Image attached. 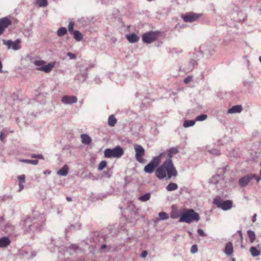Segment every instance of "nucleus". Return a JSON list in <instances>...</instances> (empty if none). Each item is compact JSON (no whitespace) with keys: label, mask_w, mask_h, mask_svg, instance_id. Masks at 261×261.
Listing matches in <instances>:
<instances>
[{"label":"nucleus","mask_w":261,"mask_h":261,"mask_svg":"<svg viewBox=\"0 0 261 261\" xmlns=\"http://www.w3.org/2000/svg\"><path fill=\"white\" fill-rule=\"evenodd\" d=\"M197 231H198V234L200 236L204 237V236H205V234L204 231L202 229H201L200 228H199V229H198Z\"/></svg>","instance_id":"47"},{"label":"nucleus","mask_w":261,"mask_h":261,"mask_svg":"<svg viewBox=\"0 0 261 261\" xmlns=\"http://www.w3.org/2000/svg\"><path fill=\"white\" fill-rule=\"evenodd\" d=\"M219 170L220 172H225V171L226 170V168L220 169Z\"/></svg>","instance_id":"55"},{"label":"nucleus","mask_w":261,"mask_h":261,"mask_svg":"<svg viewBox=\"0 0 261 261\" xmlns=\"http://www.w3.org/2000/svg\"><path fill=\"white\" fill-rule=\"evenodd\" d=\"M3 72V64L0 60V72L2 73Z\"/></svg>","instance_id":"53"},{"label":"nucleus","mask_w":261,"mask_h":261,"mask_svg":"<svg viewBox=\"0 0 261 261\" xmlns=\"http://www.w3.org/2000/svg\"><path fill=\"white\" fill-rule=\"evenodd\" d=\"M257 215L256 214H254L252 217V221L253 222H255V221H256V217Z\"/></svg>","instance_id":"50"},{"label":"nucleus","mask_w":261,"mask_h":261,"mask_svg":"<svg viewBox=\"0 0 261 261\" xmlns=\"http://www.w3.org/2000/svg\"><path fill=\"white\" fill-rule=\"evenodd\" d=\"M81 251V248L76 244H71L66 248V252L69 253L70 255H73Z\"/></svg>","instance_id":"15"},{"label":"nucleus","mask_w":261,"mask_h":261,"mask_svg":"<svg viewBox=\"0 0 261 261\" xmlns=\"http://www.w3.org/2000/svg\"><path fill=\"white\" fill-rule=\"evenodd\" d=\"M3 44L7 45L8 48H12L13 50H17L21 48L20 45V41L19 39H17L15 41H13L11 40H3Z\"/></svg>","instance_id":"12"},{"label":"nucleus","mask_w":261,"mask_h":261,"mask_svg":"<svg viewBox=\"0 0 261 261\" xmlns=\"http://www.w3.org/2000/svg\"><path fill=\"white\" fill-rule=\"evenodd\" d=\"M247 234L250 239V243H252L255 241L256 238L254 232L252 230H249L247 231Z\"/></svg>","instance_id":"32"},{"label":"nucleus","mask_w":261,"mask_h":261,"mask_svg":"<svg viewBox=\"0 0 261 261\" xmlns=\"http://www.w3.org/2000/svg\"><path fill=\"white\" fill-rule=\"evenodd\" d=\"M18 180L19 189L18 191L21 192L24 189V183L25 181V176L24 174H22L17 176Z\"/></svg>","instance_id":"19"},{"label":"nucleus","mask_w":261,"mask_h":261,"mask_svg":"<svg viewBox=\"0 0 261 261\" xmlns=\"http://www.w3.org/2000/svg\"><path fill=\"white\" fill-rule=\"evenodd\" d=\"M242 111V107L241 105H236L232 107L228 110L227 113L229 114H234L240 113Z\"/></svg>","instance_id":"23"},{"label":"nucleus","mask_w":261,"mask_h":261,"mask_svg":"<svg viewBox=\"0 0 261 261\" xmlns=\"http://www.w3.org/2000/svg\"><path fill=\"white\" fill-rule=\"evenodd\" d=\"M83 77V81H85L87 76V73H83L82 74Z\"/></svg>","instance_id":"52"},{"label":"nucleus","mask_w":261,"mask_h":261,"mask_svg":"<svg viewBox=\"0 0 261 261\" xmlns=\"http://www.w3.org/2000/svg\"><path fill=\"white\" fill-rule=\"evenodd\" d=\"M2 121H3L2 117V116L0 115V123H1V122H2Z\"/></svg>","instance_id":"62"},{"label":"nucleus","mask_w":261,"mask_h":261,"mask_svg":"<svg viewBox=\"0 0 261 261\" xmlns=\"http://www.w3.org/2000/svg\"><path fill=\"white\" fill-rule=\"evenodd\" d=\"M106 248V245H102L101 246V249H105Z\"/></svg>","instance_id":"57"},{"label":"nucleus","mask_w":261,"mask_h":261,"mask_svg":"<svg viewBox=\"0 0 261 261\" xmlns=\"http://www.w3.org/2000/svg\"><path fill=\"white\" fill-rule=\"evenodd\" d=\"M147 255V252L146 250L143 251L141 254V256L142 257H145Z\"/></svg>","instance_id":"48"},{"label":"nucleus","mask_w":261,"mask_h":261,"mask_svg":"<svg viewBox=\"0 0 261 261\" xmlns=\"http://www.w3.org/2000/svg\"><path fill=\"white\" fill-rule=\"evenodd\" d=\"M223 178L224 177L223 175L217 174L211 178L210 182L213 184H217L220 180L223 179Z\"/></svg>","instance_id":"25"},{"label":"nucleus","mask_w":261,"mask_h":261,"mask_svg":"<svg viewBox=\"0 0 261 261\" xmlns=\"http://www.w3.org/2000/svg\"><path fill=\"white\" fill-rule=\"evenodd\" d=\"M224 252L227 255H231L232 254L233 247L231 242H228L226 244Z\"/></svg>","instance_id":"21"},{"label":"nucleus","mask_w":261,"mask_h":261,"mask_svg":"<svg viewBox=\"0 0 261 261\" xmlns=\"http://www.w3.org/2000/svg\"><path fill=\"white\" fill-rule=\"evenodd\" d=\"M45 63L46 62L43 60H36L34 62V65L38 67L36 68V70L49 73L55 66L56 62L49 63L47 65H45Z\"/></svg>","instance_id":"5"},{"label":"nucleus","mask_w":261,"mask_h":261,"mask_svg":"<svg viewBox=\"0 0 261 261\" xmlns=\"http://www.w3.org/2000/svg\"><path fill=\"white\" fill-rule=\"evenodd\" d=\"M36 4L40 7H45L48 5L47 0H37Z\"/></svg>","instance_id":"35"},{"label":"nucleus","mask_w":261,"mask_h":261,"mask_svg":"<svg viewBox=\"0 0 261 261\" xmlns=\"http://www.w3.org/2000/svg\"><path fill=\"white\" fill-rule=\"evenodd\" d=\"M117 122V119L115 118L113 115H111L108 118V124L110 126H114Z\"/></svg>","instance_id":"30"},{"label":"nucleus","mask_w":261,"mask_h":261,"mask_svg":"<svg viewBox=\"0 0 261 261\" xmlns=\"http://www.w3.org/2000/svg\"><path fill=\"white\" fill-rule=\"evenodd\" d=\"M159 216L160 217L161 220H167L169 218L168 214L164 212H162L159 214Z\"/></svg>","instance_id":"36"},{"label":"nucleus","mask_w":261,"mask_h":261,"mask_svg":"<svg viewBox=\"0 0 261 261\" xmlns=\"http://www.w3.org/2000/svg\"><path fill=\"white\" fill-rule=\"evenodd\" d=\"M4 138V133L3 132H1V135H0V139L2 141H3Z\"/></svg>","instance_id":"51"},{"label":"nucleus","mask_w":261,"mask_h":261,"mask_svg":"<svg viewBox=\"0 0 261 261\" xmlns=\"http://www.w3.org/2000/svg\"><path fill=\"white\" fill-rule=\"evenodd\" d=\"M101 3L104 4H108L110 3V0H99Z\"/></svg>","instance_id":"49"},{"label":"nucleus","mask_w":261,"mask_h":261,"mask_svg":"<svg viewBox=\"0 0 261 261\" xmlns=\"http://www.w3.org/2000/svg\"><path fill=\"white\" fill-rule=\"evenodd\" d=\"M192 81V77L190 76H188L186 77L184 80V83L186 84H189Z\"/></svg>","instance_id":"45"},{"label":"nucleus","mask_w":261,"mask_h":261,"mask_svg":"<svg viewBox=\"0 0 261 261\" xmlns=\"http://www.w3.org/2000/svg\"><path fill=\"white\" fill-rule=\"evenodd\" d=\"M44 174H50V171H46L44 172Z\"/></svg>","instance_id":"59"},{"label":"nucleus","mask_w":261,"mask_h":261,"mask_svg":"<svg viewBox=\"0 0 261 261\" xmlns=\"http://www.w3.org/2000/svg\"><path fill=\"white\" fill-rule=\"evenodd\" d=\"M196 122L195 120H185L184 122L183 126L185 127H189L190 126H193L195 125Z\"/></svg>","instance_id":"31"},{"label":"nucleus","mask_w":261,"mask_h":261,"mask_svg":"<svg viewBox=\"0 0 261 261\" xmlns=\"http://www.w3.org/2000/svg\"><path fill=\"white\" fill-rule=\"evenodd\" d=\"M74 22H70L68 24V30L70 33H72L74 31L73 30Z\"/></svg>","instance_id":"41"},{"label":"nucleus","mask_w":261,"mask_h":261,"mask_svg":"<svg viewBox=\"0 0 261 261\" xmlns=\"http://www.w3.org/2000/svg\"><path fill=\"white\" fill-rule=\"evenodd\" d=\"M207 116L206 114H201L197 116L195 118L196 121H202L205 120L207 118Z\"/></svg>","instance_id":"37"},{"label":"nucleus","mask_w":261,"mask_h":261,"mask_svg":"<svg viewBox=\"0 0 261 261\" xmlns=\"http://www.w3.org/2000/svg\"><path fill=\"white\" fill-rule=\"evenodd\" d=\"M171 218H176V216H174V215H171Z\"/></svg>","instance_id":"61"},{"label":"nucleus","mask_w":261,"mask_h":261,"mask_svg":"<svg viewBox=\"0 0 261 261\" xmlns=\"http://www.w3.org/2000/svg\"><path fill=\"white\" fill-rule=\"evenodd\" d=\"M259 61H260V63H261V56H260V57H259Z\"/></svg>","instance_id":"64"},{"label":"nucleus","mask_w":261,"mask_h":261,"mask_svg":"<svg viewBox=\"0 0 261 261\" xmlns=\"http://www.w3.org/2000/svg\"><path fill=\"white\" fill-rule=\"evenodd\" d=\"M156 177L163 179L167 177V179L177 175V171L174 167L172 160L166 159L165 161L156 168L155 171Z\"/></svg>","instance_id":"1"},{"label":"nucleus","mask_w":261,"mask_h":261,"mask_svg":"<svg viewBox=\"0 0 261 261\" xmlns=\"http://www.w3.org/2000/svg\"><path fill=\"white\" fill-rule=\"evenodd\" d=\"M67 56L69 57L71 59H75L76 58V56L74 54H72L70 52H68L67 53Z\"/></svg>","instance_id":"44"},{"label":"nucleus","mask_w":261,"mask_h":261,"mask_svg":"<svg viewBox=\"0 0 261 261\" xmlns=\"http://www.w3.org/2000/svg\"><path fill=\"white\" fill-rule=\"evenodd\" d=\"M11 24V21L7 17H5L0 19V27L4 31L5 29Z\"/></svg>","instance_id":"17"},{"label":"nucleus","mask_w":261,"mask_h":261,"mask_svg":"<svg viewBox=\"0 0 261 261\" xmlns=\"http://www.w3.org/2000/svg\"><path fill=\"white\" fill-rule=\"evenodd\" d=\"M209 152L214 155H218L220 154V151L215 148H213L208 150Z\"/></svg>","instance_id":"40"},{"label":"nucleus","mask_w":261,"mask_h":261,"mask_svg":"<svg viewBox=\"0 0 261 261\" xmlns=\"http://www.w3.org/2000/svg\"><path fill=\"white\" fill-rule=\"evenodd\" d=\"M178 189V185L174 182H170L166 188L167 191L171 192Z\"/></svg>","instance_id":"27"},{"label":"nucleus","mask_w":261,"mask_h":261,"mask_svg":"<svg viewBox=\"0 0 261 261\" xmlns=\"http://www.w3.org/2000/svg\"><path fill=\"white\" fill-rule=\"evenodd\" d=\"M45 219L43 215L40 216L39 219L28 217L23 222V230L25 231H40L43 228Z\"/></svg>","instance_id":"2"},{"label":"nucleus","mask_w":261,"mask_h":261,"mask_svg":"<svg viewBox=\"0 0 261 261\" xmlns=\"http://www.w3.org/2000/svg\"><path fill=\"white\" fill-rule=\"evenodd\" d=\"M68 172V167L67 165L63 166L60 170L57 172V174L61 176H66Z\"/></svg>","instance_id":"26"},{"label":"nucleus","mask_w":261,"mask_h":261,"mask_svg":"<svg viewBox=\"0 0 261 261\" xmlns=\"http://www.w3.org/2000/svg\"><path fill=\"white\" fill-rule=\"evenodd\" d=\"M20 162L24 163L31 164L34 165H36L38 164V161L37 160L23 159L20 160Z\"/></svg>","instance_id":"34"},{"label":"nucleus","mask_w":261,"mask_h":261,"mask_svg":"<svg viewBox=\"0 0 261 261\" xmlns=\"http://www.w3.org/2000/svg\"><path fill=\"white\" fill-rule=\"evenodd\" d=\"M213 203L223 211H227L232 207L233 203L230 200H224L219 198H216L213 200Z\"/></svg>","instance_id":"6"},{"label":"nucleus","mask_w":261,"mask_h":261,"mask_svg":"<svg viewBox=\"0 0 261 261\" xmlns=\"http://www.w3.org/2000/svg\"><path fill=\"white\" fill-rule=\"evenodd\" d=\"M81 138L83 144L89 145L91 143L92 140L91 138L86 134H83L81 135Z\"/></svg>","instance_id":"24"},{"label":"nucleus","mask_w":261,"mask_h":261,"mask_svg":"<svg viewBox=\"0 0 261 261\" xmlns=\"http://www.w3.org/2000/svg\"><path fill=\"white\" fill-rule=\"evenodd\" d=\"M107 162L103 160L100 162L98 167V170L99 171H101L103 170L107 166Z\"/></svg>","instance_id":"38"},{"label":"nucleus","mask_w":261,"mask_h":261,"mask_svg":"<svg viewBox=\"0 0 261 261\" xmlns=\"http://www.w3.org/2000/svg\"><path fill=\"white\" fill-rule=\"evenodd\" d=\"M31 157L34 159H43L44 158L42 154H32Z\"/></svg>","instance_id":"42"},{"label":"nucleus","mask_w":261,"mask_h":261,"mask_svg":"<svg viewBox=\"0 0 261 261\" xmlns=\"http://www.w3.org/2000/svg\"><path fill=\"white\" fill-rule=\"evenodd\" d=\"M61 101L64 104L71 105L76 103L77 101V99L75 96L65 95L62 97Z\"/></svg>","instance_id":"14"},{"label":"nucleus","mask_w":261,"mask_h":261,"mask_svg":"<svg viewBox=\"0 0 261 261\" xmlns=\"http://www.w3.org/2000/svg\"><path fill=\"white\" fill-rule=\"evenodd\" d=\"M134 149L136 152L135 158L136 160L140 163H143L144 162L143 157L145 154L144 149L141 145L135 144Z\"/></svg>","instance_id":"10"},{"label":"nucleus","mask_w":261,"mask_h":261,"mask_svg":"<svg viewBox=\"0 0 261 261\" xmlns=\"http://www.w3.org/2000/svg\"><path fill=\"white\" fill-rule=\"evenodd\" d=\"M151 194L149 192L146 193L145 194L139 197V200L142 202H146L150 199Z\"/></svg>","instance_id":"28"},{"label":"nucleus","mask_w":261,"mask_h":261,"mask_svg":"<svg viewBox=\"0 0 261 261\" xmlns=\"http://www.w3.org/2000/svg\"><path fill=\"white\" fill-rule=\"evenodd\" d=\"M201 15L200 14H196L191 12L186 13L182 17L185 22H191L197 20Z\"/></svg>","instance_id":"13"},{"label":"nucleus","mask_w":261,"mask_h":261,"mask_svg":"<svg viewBox=\"0 0 261 261\" xmlns=\"http://www.w3.org/2000/svg\"><path fill=\"white\" fill-rule=\"evenodd\" d=\"M238 233H239L240 234V238L241 239H243V236H242V231L241 230H239L238 231Z\"/></svg>","instance_id":"54"},{"label":"nucleus","mask_w":261,"mask_h":261,"mask_svg":"<svg viewBox=\"0 0 261 261\" xmlns=\"http://www.w3.org/2000/svg\"><path fill=\"white\" fill-rule=\"evenodd\" d=\"M256 174H248L242 177L239 179L238 183L240 187H245L250 184L252 180L255 179Z\"/></svg>","instance_id":"9"},{"label":"nucleus","mask_w":261,"mask_h":261,"mask_svg":"<svg viewBox=\"0 0 261 261\" xmlns=\"http://www.w3.org/2000/svg\"><path fill=\"white\" fill-rule=\"evenodd\" d=\"M126 38L131 43H134L138 41L139 37L135 33H130L126 35Z\"/></svg>","instance_id":"20"},{"label":"nucleus","mask_w":261,"mask_h":261,"mask_svg":"<svg viewBox=\"0 0 261 261\" xmlns=\"http://www.w3.org/2000/svg\"><path fill=\"white\" fill-rule=\"evenodd\" d=\"M238 15V20L239 21H244L245 20L246 15L244 14L242 11H240L237 13Z\"/></svg>","instance_id":"39"},{"label":"nucleus","mask_w":261,"mask_h":261,"mask_svg":"<svg viewBox=\"0 0 261 261\" xmlns=\"http://www.w3.org/2000/svg\"><path fill=\"white\" fill-rule=\"evenodd\" d=\"M159 33L149 31L142 35V41L144 43L149 44L156 40Z\"/></svg>","instance_id":"8"},{"label":"nucleus","mask_w":261,"mask_h":261,"mask_svg":"<svg viewBox=\"0 0 261 261\" xmlns=\"http://www.w3.org/2000/svg\"><path fill=\"white\" fill-rule=\"evenodd\" d=\"M4 221V218L3 217H0V223L3 222Z\"/></svg>","instance_id":"58"},{"label":"nucleus","mask_w":261,"mask_h":261,"mask_svg":"<svg viewBox=\"0 0 261 261\" xmlns=\"http://www.w3.org/2000/svg\"><path fill=\"white\" fill-rule=\"evenodd\" d=\"M72 34H73L74 39L77 41H80L83 39V35L79 31H75Z\"/></svg>","instance_id":"29"},{"label":"nucleus","mask_w":261,"mask_h":261,"mask_svg":"<svg viewBox=\"0 0 261 261\" xmlns=\"http://www.w3.org/2000/svg\"><path fill=\"white\" fill-rule=\"evenodd\" d=\"M124 154V150L120 146L111 149L107 148L104 151L105 156L107 158H120Z\"/></svg>","instance_id":"4"},{"label":"nucleus","mask_w":261,"mask_h":261,"mask_svg":"<svg viewBox=\"0 0 261 261\" xmlns=\"http://www.w3.org/2000/svg\"><path fill=\"white\" fill-rule=\"evenodd\" d=\"M2 229L8 234H12L14 232L15 226L10 222H7Z\"/></svg>","instance_id":"16"},{"label":"nucleus","mask_w":261,"mask_h":261,"mask_svg":"<svg viewBox=\"0 0 261 261\" xmlns=\"http://www.w3.org/2000/svg\"><path fill=\"white\" fill-rule=\"evenodd\" d=\"M66 200L68 201H72V198L70 197H66Z\"/></svg>","instance_id":"56"},{"label":"nucleus","mask_w":261,"mask_h":261,"mask_svg":"<svg viewBox=\"0 0 261 261\" xmlns=\"http://www.w3.org/2000/svg\"><path fill=\"white\" fill-rule=\"evenodd\" d=\"M255 180H256L257 183H258L259 181L261 180V168L259 171V175L257 176L256 175V177H255Z\"/></svg>","instance_id":"46"},{"label":"nucleus","mask_w":261,"mask_h":261,"mask_svg":"<svg viewBox=\"0 0 261 261\" xmlns=\"http://www.w3.org/2000/svg\"><path fill=\"white\" fill-rule=\"evenodd\" d=\"M188 233L189 234L190 236H191L192 234V232L190 231H188Z\"/></svg>","instance_id":"63"},{"label":"nucleus","mask_w":261,"mask_h":261,"mask_svg":"<svg viewBox=\"0 0 261 261\" xmlns=\"http://www.w3.org/2000/svg\"><path fill=\"white\" fill-rule=\"evenodd\" d=\"M259 5H261V1L259 3ZM258 11H259V13H260V14H261V8H259V9H258Z\"/></svg>","instance_id":"60"},{"label":"nucleus","mask_w":261,"mask_h":261,"mask_svg":"<svg viewBox=\"0 0 261 261\" xmlns=\"http://www.w3.org/2000/svg\"><path fill=\"white\" fill-rule=\"evenodd\" d=\"M161 160L158 156L153 157L151 161L144 168V171L148 173H152L159 165Z\"/></svg>","instance_id":"7"},{"label":"nucleus","mask_w":261,"mask_h":261,"mask_svg":"<svg viewBox=\"0 0 261 261\" xmlns=\"http://www.w3.org/2000/svg\"><path fill=\"white\" fill-rule=\"evenodd\" d=\"M67 32V29L64 27L60 28L57 31V35L59 37H62L65 35Z\"/></svg>","instance_id":"33"},{"label":"nucleus","mask_w":261,"mask_h":261,"mask_svg":"<svg viewBox=\"0 0 261 261\" xmlns=\"http://www.w3.org/2000/svg\"><path fill=\"white\" fill-rule=\"evenodd\" d=\"M250 252L253 257L259 256L261 253V248L259 245L257 247L252 246L250 248Z\"/></svg>","instance_id":"18"},{"label":"nucleus","mask_w":261,"mask_h":261,"mask_svg":"<svg viewBox=\"0 0 261 261\" xmlns=\"http://www.w3.org/2000/svg\"><path fill=\"white\" fill-rule=\"evenodd\" d=\"M11 241L7 237L0 238V248H5L10 245Z\"/></svg>","instance_id":"22"},{"label":"nucleus","mask_w":261,"mask_h":261,"mask_svg":"<svg viewBox=\"0 0 261 261\" xmlns=\"http://www.w3.org/2000/svg\"><path fill=\"white\" fill-rule=\"evenodd\" d=\"M200 220L199 215L191 208L184 209L180 214L179 222L190 224L193 221L198 222Z\"/></svg>","instance_id":"3"},{"label":"nucleus","mask_w":261,"mask_h":261,"mask_svg":"<svg viewBox=\"0 0 261 261\" xmlns=\"http://www.w3.org/2000/svg\"><path fill=\"white\" fill-rule=\"evenodd\" d=\"M198 251V247L197 245H193L191 249V252L192 254H194Z\"/></svg>","instance_id":"43"},{"label":"nucleus","mask_w":261,"mask_h":261,"mask_svg":"<svg viewBox=\"0 0 261 261\" xmlns=\"http://www.w3.org/2000/svg\"><path fill=\"white\" fill-rule=\"evenodd\" d=\"M178 152V150L177 147H172L166 151L161 153L159 155H158V156L160 160H161V159L163 157H166V159H170V160H172V156L174 154H177Z\"/></svg>","instance_id":"11"}]
</instances>
